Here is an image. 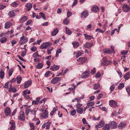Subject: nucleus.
I'll return each mask as SVG.
<instances>
[{
	"label": "nucleus",
	"mask_w": 130,
	"mask_h": 130,
	"mask_svg": "<svg viewBox=\"0 0 130 130\" xmlns=\"http://www.w3.org/2000/svg\"><path fill=\"white\" fill-rule=\"evenodd\" d=\"M99 10V7L96 5L93 6L91 9L92 11L94 12H97Z\"/></svg>",
	"instance_id": "f3484780"
},
{
	"label": "nucleus",
	"mask_w": 130,
	"mask_h": 130,
	"mask_svg": "<svg viewBox=\"0 0 130 130\" xmlns=\"http://www.w3.org/2000/svg\"><path fill=\"white\" fill-rule=\"evenodd\" d=\"M26 7L28 8L27 9V11H30L32 7V5L31 3H28L26 4Z\"/></svg>",
	"instance_id": "412c9836"
},
{
	"label": "nucleus",
	"mask_w": 130,
	"mask_h": 130,
	"mask_svg": "<svg viewBox=\"0 0 130 130\" xmlns=\"http://www.w3.org/2000/svg\"><path fill=\"white\" fill-rule=\"evenodd\" d=\"M84 35L86 39L90 40L91 38H93L92 36L90 35H88L87 34H84Z\"/></svg>",
	"instance_id": "cd10ccee"
},
{
	"label": "nucleus",
	"mask_w": 130,
	"mask_h": 130,
	"mask_svg": "<svg viewBox=\"0 0 130 130\" xmlns=\"http://www.w3.org/2000/svg\"><path fill=\"white\" fill-rule=\"evenodd\" d=\"M126 124L124 122H121L118 125V127L120 128H123L125 127Z\"/></svg>",
	"instance_id": "a211bd4d"
},
{
	"label": "nucleus",
	"mask_w": 130,
	"mask_h": 130,
	"mask_svg": "<svg viewBox=\"0 0 130 130\" xmlns=\"http://www.w3.org/2000/svg\"><path fill=\"white\" fill-rule=\"evenodd\" d=\"M110 124L111 128L112 129H115L117 127L116 123L115 121H112Z\"/></svg>",
	"instance_id": "ddd939ff"
},
{
	"label": "nucleus",
	"mask_w": 130,
	"mask_h": 130,
	"mask_svg": "<svg viewBox=\"0 0 130 130\" xmlns=\"http://www.w3.org/2000/svg\"><path fill=\"white\" fill-rule=\"evenodd\" d=\"M59 68V67L58 66L54 64V65L51 66L50 69L52 71H54L58 70Z\"/></svg>",
	"instance_id": "9b49d317"
},
{
	"label": "nucleus",
	"mask_w": 130,
	"mask_h": 130,
	"mask_svg": "<svg viewBox=\"0 0 130 130\" xmlns=\"http://www.w3.org/2000/svg\"><path fill=\"white\" fill-rule=\"evenodd\" d=\"M32 111V110L28 108H27L25 111V113L26 115H28L29 112H31Z\"/></svg>",
	"instance_id": "e433bc0d"
},
{
	"label": "nucleus",
	"mask_w": 130,
	"mask_h": 130,
	"mask_svg": "<svg viewBox=\"0 0 130 130\" xmlns=\"http://www.w3.org/2000/svg\"><path fill=\"white\" fill-rule=\"evenodd\" d=\"M27 17L25 16L22 17L20 19V21L21 22H23L27 20Z\"/></svg>",
	"instance_id": "2f4dec72"
},
{
	"label": "nucleus",
	"mask_w": 130,
	"mask_h": 130,
	"mask_svg": "<svg viewBox=\"0 0 130 130\" xmlns=\"http://www.w3.org/2000/svg\"><path fill=\"white\" fill-rule=\"evenodd\" d=\"M38 51H37L36 52L34 53L33 54V56L35 58L37 57V55L38 54Z\"/></svg>",
	"instance_id": "680f3d73"
},
{
	"label": "nucleus",
	"mask_w": 130,
	"mask_h": 130,
	"mask_svg": "<svg viewBox=\"0 0 130 130\" xmlns=\"http://www.w3.org/2000/svg\"><path fill=\"white\" fill-rule=\"evenodd\" d=\"M46 129H50V126L51 125V123L50 122H49L48 121L47 122H46Z\"/></svg>",
	"instance_id": "c9c22d12"
},
{
	"label": "nucleus",
	"mask_w": 130,
	"mask_h": 130,
	"mask_svg": "<svg viewBox=\"0 0 130 130\" xmlns=\"http://www.w3.org/2000/svg\"><path fill=\"white\" fill-rule=\"evenodd\" d=\"M39 14L41 17H42L43 19L45 20L46 19L44 14H43V13L40 12L39 13Z\"/></svg>",
	"instance_id": "49530a36"
},
{
	"label": "nucleus",
	"mask_w": 130,
	"mask_h": 130,
	"mask_svg": "<svg viewBox=\"0 0 130 130\" xmlns=\"http://www.w3.org/2000/svg\"><path fill=\"white\" fill-rule=\"evenodd\" d=\"M76 60L83 64L86 62L87 60V58L85 57H80Z\"/></svg>",
	"instance_id": "423d86ee"
},
{
	"label": "nucleus",
	"mask_w": 130,
	"mask_h": 130,
	"mask_svg": "<svg viewBox=\"0 0 130 130\" xmlns=\"http://www.w3.org/2000/svg\"><path fill=\"white\" fill-rule=\"evenodd\" d=\"M67 14L68 17H69L72 15V13L68 11L67 12Z\"/></svg>",
	"instance_id": "4d7b16f0"
},
{
	"label": "nucleus",
	"mask_w": 130,
	"mask_h": 130,
	"mask_svg": "<svg viewBox=\"0 0 130 130\" xmlns=\"http://www.w3.org/2000/svg\"><path fill=\"white\" fill-rule=\"evenodd\" d=\"M26 54V52L25 51L22 52L21 54V55L22 57H24Z\"/></svg>",
	"instance_id": "e2e57ef3"
},
{
	"label": "nucleus",
	"mask_w": 130,
	"mask_h": 130,
	"mask_svg": "<svg viewBox=\"0 0 130 130\" xmlns=\"http://www.w3.org/2000/svg\"><path fill=\"white\" fill-rule=\"evenodd\" d=\"M76 113L75 110H74L71 112V114L72 116H74Z\"/></svg>",
	"instance_id": "3c124183"
},
{
	"label": "nucleus",
	"mask_w": 130,
	"mask_h": 130,
	"mask_svg": "<svg viewBox=\"0 0 130 130\" xmlns=\"http://www.w3.org/2000/svg\"><path fill=\"white\" fill-rule=\"evenodd\" d=\"M122 8L124 11L125 12H128L130 10V8L127 5H124Z\"/></svg>",
	"instance_id": "f8f14e48"
},
{
	"label": "nucleus",
	"mask_w": 130,
	"mask_h": 130,
	"mask_svg": "<svg viewBox=\"0 0 130 130\" xmlns=\"http://www.w3.org/2000/svg\"><path fill=\"white\" fill-rule=\"evenodd\" d=\"M103 61L101 63V64L103 66L107 65L111 63L110 61L106 60V58H103Z\"/></svg>",
	"instance_id": "0eeeda50"
},
{
	"label": "nucleus",
	"mask_w": 130,
	"mask_h": 130,
	"mask_svg": "<svg viewBox=\"0 0 130 130\" xmlns=\"http://www.w3.org/2000/svg\"><path fill=\"white\" fill-rule=\"evenodd\" d=\"M51 71H48L46 72L44 75V76L46 77H47L48 76V75L51 73Z\"/></svg>",
	"instance_id": "13d9d810"
},
{
	"label": "nucleus",
	"mask_w": 130,
	"mask_h": 130,
	"mask_svg": "<svg viewBox=\"0 0 130 130\" xmlns=\"http://www.w3.org/2000/svg\"><path fill=\"white\" fill-rule=\"evenodd\" d=\"M104 124V122L103 121H101L97 125H96L95 127L96 128H101L103 126Z\"/></svg>",
	"instance_id": "6ab92c4d"
},
{
	"label": "nucleus",
	"mask_w": 130,
	"mask_h": 130,
	"mask_svg": "<svg viewBox=\"0 0 130 130\" xmlns=\"http://www.w3.org/2000/svg\"><path fill=\"white\" fill-rule=\"evenodd\" d=\"M12 25V23L11 22H7L5 23V28L6 29H8Z\"/></svg>",
	"instance_id": "dca6fc26"
},
{
	"label": "nucleus",
	"mask_w": 130,
	"mask_h": 130,
	"mask_svg": "<svg viewBox=\"0 0 130 130\" xmlns=\"http://www.w3.org/2000/svg\"><path fill=\"white\" fill-rule=\"evenodd\" d=\"M58 32V28H56L54 29L52 32V35L53 36H55L57 34Z\"/></svg>",
	"instance_id": "393cba45"
},
{
	"label": "nucleus",
	"mask_w": 130,
	"mask_h": 130,
	"mask_svg": "<svg viewBox=\"0 0 130 130\" xmlns=\"http://www.w3.org/2000/svg\"><path fill=\"white\" fill-rule=\"evenodd\" d=\"M44 112L41 114V117L42 118L45 119L48 117V111L46 110H45Z\"/></svg>",
	"instance_id": "39448f33"
},
{
	"label": "nucleus",
	"mask_w": 130,
	"mask_h": 130,
	"mask_svg": "<svg viewBox=\"0 0 130 130\" xmlns=\"http://www.w3.org/2000/svg\"><path fill=\"white\" fill-rule=\"evenodd\" d=\"M8 15L11 18H12L15 16V14L13 10L10 11L8 13Z\"/></svg>",
	"instance_id": "5701e85b"
},
{
	"label": "nucleus",
	"mask_w": 130,
	"mask_h": 130,
	"mask_svg": "<svg viewBox=\"0 0 130 130\" xmlns=\"http://www.w3.org/2000/svg\"><path fill=\"white\" fill-rule=\"evenodd\" d=\"M52 43L49 42L43 43L40 46V48L41 49L46 48L49 46L51 45Z\"/></svg>",
	"instance_id": "f03ea898"
},
{
	"label": "nucleus",
	"mask_w": 130,
	"mask_h": 130,
	"mask_svg": "<svg viewBox=\"0 0 130 130\" xmlns=\"http://www.w3.org/2000/svg\"><path fill=\"white\" fill-rule=\"evenodd\" d=\"M6 6L2 4H0V10L6 7Z\"/></svg>",
	"instance_id": "69168bd1"
},
{
	"label": "nucleus",
	"mask_w": 130,
	"mask_h": 130,
	"mask_svg": "<svg viewBox=\"0 0 130 130\" xmlns=\"http://www.w3.org/2000/svg\"><path fill=\"white\" fill-rule=\"evenodd\" d=\"M128 52L127 51H123L121 52V53L122 55H125L127 54Z\"/></svg>",
	"instance_id": "0e129e2a"
},
{
	"label": "nucleus",
	"mask_w": 130,
	"mask_h": 130,
	"mask_svg": "<svg viewBox=\"0 0 130 130\" xmlns=\"http://www.w3.org/2000/svg\"><path fill=\"white\" fill-rule=\"evenodd\" d=\"M77 0H74V2L73 3L72 5V7H73L75 6L76 4H77Z\"/></svg>",
	"instance_id": "bf43d9fd"
},
{
	"label": "nucleus",
	"mask_w": 130,
	"mask_h": 130,
	"mask_svg": "<svg viewBox=\"0 0 130 130\" xmlns=\"http://www.w3.org/2000/svg\"><path fill=\"white\" fill-rule=\"evenodd\" d=\"M20 115L19 117V119L21 121H24L25 117L24 112L22 110L20 112Z\"/></svg>",
	"instance_id": "7ed1b4c3"
},
{
	"label": "nucleus",
	"mask_w": 130,
	"mask_h": 130,
	"mask_svg": "<svg viewBox=\"0 0 130 130\" xmlns=\"http://www.w3.org/2000/svg\"><path fill=\"white\" fill-rule=\"evenodd\" d=\"M89 75V72L88 71H85L82 73L81 75L82 78H86L88 77Z\"/></svg>",
	"instance_id": "9d476101"
},
{
	"label": "nucleus",
	"mask_w": 130,
	"mask_h": 130,
	"mask_svg": "<svg viewBox=\"0 0 130 130\" xmlns=\"http://www.w3.org/2000/svg\"><path fill=\"white\" fill-rule=\"evenodd\" d=\"M28 41V39L27 37H25L23 35L21 37L19 43L21 44H22L26 43Z\"/></svg>",
	"instance_id": "f257e3e1"
},
{
	"label": "nucleus",
	"mask_w": 130,
	"mask_h": 130,
	"mask_svg": "<svg viewBox=\"0 0 130 130\" xmlns=\"http://www.w3.org/2000/svg\"><path fill=\"white\" fill-rule=\"evenodd\" d=\"M29 125L30 126L31 129L30 130H34L35 127L33 124L32 123H29Z\"/></svg>",
	"instance_id": "a18cd8bd"
},
{
	"label": "nucleus",
	"mask_w": 130,
	"mask_h": 130,
	"mask_svg": "<svg viewBox=\"0 0 130 130\" xmlns=\"http://www.w3.org/2000/svg\"><path fill=\"white\" fill-rule=\"evenodd\" d=\"M69 22L68 19L67 18L63 20V23L65 25L67 24H68Z\"/></svg>",
	"instance_id": "09e8293b"
},
{
	"label": "nucleus",
	"mask_w": 130,
	"mask_h": 130,
	"mask_svg": "<svg viewBox=\"0 0 130 130\" xmlns=\"http://www.w3.org/2000/svg\"><path fill=\"white\" fill-rule=\"evenodd\" d=\"M16 79L17 83L19 84L21 82L22 80V77L20 76H18L16 77Z\"/></svg>",
	"instance_id": "c756f323"
},
{
	"label": "nucleus",
	"mask_w": 130,
	"mask_h": 130,
	"mask_svg": "<svg viewBox=\"0 0 130 130\" xmlns=\"http://www.w3.org/2000/svg\"><path fill=\"white\" fill-rule=\"evenodd\" d=\"M124 85L123 83H120L118 86V88L119 89H121L124 87Z\"/></svg>",
	"instance_id": "a19ab883"
},
{
	"label": "nucleus",
	"mask_w": 130,
	"mask_h": 130,
	"mask_svg": "<svg viewBox=\"0 0 130 130\" xmlns=\"http://www.w3.org/2000/svg\"><path fill=\"white\" fill-rule=\"evenodd\" d=\"M72 44L74 48H77L79 46V44L77 41L73 42Z\"/></svg>",
	"instance_id": "a878e982"
},
{
	"label": "nucleus",
	"mask_w": 130,
	"mask_h": 130,
	"mask_svg": "<svg viewBox=\"0 0 130 130\" xmlns=\"http://www.w3.org/2000/svg\"><path fill=\"white\" fill-rule=\"evenodd\" d=\"M109 103L111 107H117L118 106L117 102L113 100L110 101Z\"/></svg>",
	"instance_id": "20e7f679"
},
{
	"label": "nucleus",
	"mask_w": 130,
	"mask_h": 130,
	"mask_svg": "<svg viewBox=\"0 0 130 130\" xmlns=\"http://www.w3.org/2000/svg\"><path fill=\"white\" fill-rule=\"evenodd\" d=\"M110 124H106L103 128L104 130H109L110 129Z\"/></svg>",
	"instance_id": "4be33fe9"
},
{
	"label": "nucleus",
	"mask_w": 130,
	"mask_h": 130,
	"mask_svg": "<svg viewBox=\"0 0 130 130\" xmlns=\"http://www.w3.org/2000/svg\"><path fill=\"white\" fill-rule=\"evenodd\" d=\"M13 71V70L12 69H11L9 71V76H11L12 73Z\"/></svg>",
	"instance_id": "8fccbe9b"
},
{
	"label": "nucleus",
	"mask_w": 130,
	"mask_h": 130,
	"mask_svg": "<svg viewBox=\"0 0 130 130\" xmlns=\"http://www.w3.org/2000/svg\"><path fill=\"white\" fill-rule=\"evenodd\" d=\"M94 103L93 102H91L87 103L86 105H88L89 107L94 105Z\"/></svg>",
	"instance_id": "37998d69"
},
{
	"label": "nucleus",
	"mask_w": 130,
	"mask_h": 130,
	"mask_svg": "<svg viewBox=\"0 0 130 130\" xmlns=\"http://www.w3.org/2000/svg\"><path fill=\"white\" fill-rule=\"evenodd\" d=\"M95 31L96 32H97L98 31H99L100 32L102 33H103L104 32V31L103 30H102L99 28H98L96 29Z\"/></svg>",
	"instance_id": "de8ad7c7"
},
{
	"label": "nucleus",
	"mask_w": 130,
	"mask_h": 130,
	"mask_svg": "<svg viewBox=\"0 0 130 130\" xmlns=\"http://www.w3.org/2000/svg\"><path fill=\"white\" fill-rule=\"evenodd\" d=\"M115 88V86L114 85H112L110 87V89L111 90V92Z\"/></svg>",
	"instance_id": "603ef678"
},
{
	"label": "nucleus",
	"mask_w": 130,
	"mask_h": 130,
	"mask_svg": "<svg viewBox=\"0 0 130 130\" xmlns=\"http://www.w3.org/2000/svg\"><path fill=\"white\" fill-rule=\"evenodd\" d=\"M43 66V64L42 63H38L36 66V68L38 69H41Z\"/></svg>",
	"instance_id": "72a5a7b5"
},
{
	"label": "nucleus",
	"mask_w": 130,
	"mask_h": 130,
	"mask_svg": "<svg viewBox=\"0 0 130 130\" xmlns=\"http://www.w3.org/2000/svg\"><path fill=\"white\" fill-rule=\"evenodd\" d=\"M103 96V95L102 93L99 94L97 97V99L98 100L100 99Z\"/></svg>",
	"instance_id": "5fc2aeb1"
},
{
	"label": "nucleus",
	"mask_w": 130,
	"mask_h": 130,
	"mask_svg": "<svg viewBox=\"0 0 130 130\" xmlns=\"http://www.w3.org/2000/svg\"><path fill=\"white\" fill-rule=\"evenodd\" d=\"M100 87L99 84H96L94 85L93 87V89L94 90H96L98 88H99Z\"/></svg>",
	"instance_id": "ea45409f"
},
{
	"label": "nucleus",
	"mask_w": 130,
	"mask_h": 130,
	"mask_svg": "<svg viewBox=\"0 0 130 130\" xmlns=\"http://www.w3.org/2000/svg\"><path fill=\"white\" fill-rule=\"evenodd\" d=\"M104 52L108 54H111L112 52L110 50L109 48H107L106 49H104L103 50Z\"/></svg>",
	"instance_id": "473e14b6"
},
{
	"label": "nucleus",
	"mask_w": 130,
	"mask_h": 130,
	"mask_svg": "<svg viewBox=\"0 0 130 130\" xmlns=\"http://www.w3.org/2000/svg\"><path fill=\"white\" fill-rule=\"evenodd\" d=\"M6 38L4 37L2 38L0 40V41L1 43H4L6 42Z\"/></svg>",
	"instance_id": "4c0bfd02"
},
{
	"label": "nucleus",
	"mask_w": 130,
	"mask_h": 130,
	"mask_svg": "<svg viewBox=\"0 0 130 130\" xmlns=\"http://www.w3.org/2000/svg\"><path fill=\"white\" fill-rule=\"evenodd\" d=\"M32 82L30 80H29L25 83L24 88L25 89L27 88L31 84Z\"/></svg>",
	"instance_id": "1a4fd4ad"
},
{
	"label": "nucleus",
	"mask_w": 130,
	"mask_h": 130,
	"mask_svg": "<svg viewBox=\"0 0 130 130\" xmlns=\"http://www.w3.org/2000/svg\"><path fill=\"white\" fill-rule=\"evenodd\" d=\"M61 52V49L59 48L57 49L56 52V57H57L58 55Z\"/></svg>",
	"instance_id": "79ce46f5"
},
{
	"label": "nucleus",
	"mask_w": 130,
	"mask_h": 130,
	"mask_svg": "<svg viewBox=\"0 0 130 130\" xmlns=\"http://www.w3.org/2000/svg\"><path fill=\"white\" fill-rule=\"evenodd\" d=\"M66 30L67 34L68 35H70L72 34L71 31L67 27H66Z\"/></svg>",
	"instance_id": "7c9ffc66"
},
{
	"label": "nucleus",
	"mask_w": 130,
	"mask_h": 130,
	"mask_svg": "<svg viewBox=\"0 0 130 130\" xmlns=\"http://www.w3.org/2000/svg\"><path fill=\"white\" fill-rule=\"evenodd\" d=\"M82 106V104L79 103H77L76 105V108H80V107Z\"/></svg>",
	"instance_id": "864d4df0"
},
{
	"label": "nucleus",
	"mask_w": 130,
	"mask_h": 130,
	"mask_svg": "<svg viewBox=\"0 0 130 130\" xmlns=\"http://www.w3.org/2000/svg\"><path fill=\"white\" fill-rule=\"evenodd\" d=\"M82 54L80 52H78L77 54L76 55V58H77L79 56H80Z\"/></svg>",
	"instance_id": "052dcab7"
},
{
	"label": "nucleus",
	"mask_w": 130,
	"mask_h": 130,
	"mask_svg": "<svg viewBox=\"0 0 130 130\" xmlns=\"http://www.w3.org/2000/svg\"><path fill=\"white\" fill-rule=\"evenodd\" d=\"M10 123L11 124V125L10 127L15 128V123L14 122H10Z\"/></svg>",
	"instance_id": "6e6d98bb"
},
{
	"label": "nucleus",
	"mask_w": 130,
	"mask_h": 130,
	"mask_svg": "<svg viewBox=\"0 0 130 130\" xmlns=\"http://www.w3.org/2000/svg\"><path fill=\"white\" fill-rule=\"evenodd\" d=\"M19 3L16 2H13L11 4V6L14 7H16L18 5Z\"/></svg>",
	"instance_id": "f704fd0d"
},
{
	"label": "nucleus",
	"mask_w": 130,
	"mask_h": 130,
	"mask_svg": "<svg viewBox=\"0 0 130 130\" xmlns=\"http://www.w3.org/2000/svg\"><path fill=\"white\" fill-rule=\"evenodd\" d=\"M124 78L125 79L128 80L130 78V73L129 72L127 73L124 75Z\"/></svg>",
	"instance_id": "c85d7f7f"
},
{
	"label": "nucleus",
	"mask_w": 130,
	"mask_h": 130,
	"mask_svg": "<svg viewBox=\"0 0 130 130\" xmlns=\"http://www.w3.org/2000/svg\"><path fill=\"white\" fill-rule=\"evenodd\" d=\"M4 72L3 71L2 69H1L0 71V78L2 79L4 77Z\"/></svg>",
	"instance_id": "bb28decb"
},
{
	"label": "nucleus",
	"mask_w": 130,
	"mask_h": 130,
	"mask_svg": "<svg viewBox=\"0 0 130 130\" xmlns=\"http://www.w3.org/2000/svg\"><path fill=\"white\" fill-rule=\"evenodd\" d=\"M9 91L10 92L12 91L14 93L17 91V89L15 88H11L9 90Z\"/></svg>",
	"instance_id": "c03bdc74"
},
{
	"label": "nucleus",
	"mask_w": 130,
	"mask_h": 130,
	"mask_svg": "<svg viewBox=\"0 0 130 130\" xmlns=\"http://www.w3.org/2000/svg\"><path fill=\"white\" fill-rule=\"evenodd\" d=\"M126 90L128 93L129 95H130V87H127L126 89Z\"/></svg>",
	"instance_id": "338daca9"
},
{
	"label": "nucleus",
	"mask_w": 130,
	"mask_h": 130,
	"mask_svg": "<svg viewBox=\"0 0 130 130\" xmlns=\"http://www.w3.org/2000/svg\"><path fill=\"white\" fill-rule=\"evenodd\" d=\"M37 50V48L35 47H32L31 50L33 52H35Z\"/></svg>",
	"instance_id": "774afa93"
},
{
	"label": "nucleus",
	"mask_w": 130,
	"mask_h": 130,
	"mask_svg": "<svg viewBox=\"0 0 130 130\" xmlns=\"http://www.w3.org/2000/svg\"><path fill=\"white\" fill-rule=\"evenodd\" d=\"M30 91L27 89H26L24 91L23 95H26L27 94H30Z\"/></svg>",
	"instance_id": "58836bf2"
},
{
	"label": "nucleus",
	"mask_w": 130,
	"mask_h": 130,
	"mask_svg": "<svg viewBox=\"0 0 130 130\" xmlns=\"http://www.w3.org/2000/svg\"><path fill=\"white\" fill-rule=\"evenodd\" d=\"M77 112L79 114H82L83 112V108H79L76 109Z\"/></svg>",
	"instance_id": "b1692460"
},
{
	"label": "nucleus",
	"mask_w": 130,
	"mask_h": 130,
	"mask_svg": "<svg viewBox=\"0 0 130 130\" xmlns=\"http://www.w3.org/2000/svg\"><path fill=\"white\" fill-rule=\"evenodd\" d=\"M93 45V44L92 42H87L84 45L85 48H90Z\"/></svg>",
	"instance_id": "4468645a"
},
{
	"label": "nucleus",
	"mask_w": 130,
	"mask_h": 130,
	"mask_svg": "<svg viewBox=\"0 0 130 130\" xmlns=\"http://www.w3.org/2000/svg\"><path fill=\"white\" fill-rule=\"evenodd\" d=\"M61 78L58 77H56L54 78L51 81V82L53 84H55L59 81Z\"/></svg>",
	"instance_id": "6e6552de"
},
{
	"label": "nucleus",
	"mask_w": 130,
	"mask_h": 130,
	"mask_svg": "<svg viewBox=\"0 0 130 130\" xmlns=\"http://www.w3.org/2000/svg\"><path fill=\"white\" fill-rule=\"evenodd\" d=\"M88 12L86 11H84L82 13V17L83 18H86L88 15Z\"/></svg>",
	"instance_id": "aec40b11"
},
{
	"label": "nucleus",
	"mask_w": 130,
	"mask_h": 130,
	"mask_svg": "<svg viewBox=\"0 0 130 130\" xmlns=\"http://www.w3.org/2000/svg\"><path fill=\"white\" fill-rule=\"evenodd\" d=\"M10 112V109L9 107H6L5 109V113L6 116H8Z\"/></svg>",
	"instance_id": "2eb2a0df"
}]
</instances>
